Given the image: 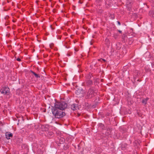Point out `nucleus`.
Listing matches in <instances>:
<instances>
[{
    "label": "nucleus",
    "mask_w": 154,
    "mask_h": 154,
    "mask_svg": "<svg viewBox=\"0 0 154 154\" xmlns=\"http://www.w3.org/2000/svg\"><path fill=\"white\" fill-rule=\"evenodd\" d=\"M20 119H18V121L19 122V121L20 120V119H21V120L23 121V117L22 116L20 117Z\"/></svg>",
    "instance_id": "obj_23"
},
{
    "label": "nucleus",
    "mask_w": 154,
    "mask_h": 154,
    "mask_svg": "<svg viewBox=\"0 0 154 154\" xmlns=\"http://www.w3.org/2000/svg\"><path fill=\"white\" fill-rule=\"evenodd\" d=\"M128 145L126 143H122L121 145V149H123L127 147Z\"/></svg>",
    "instance_id": "obj_12"
},
{
    "label": "nucleus",
    "mask_w": 154,
    "mask_h": 154,
    "mask_svg": "<svg viewBox=\"0 0 154 154\" xmlns=\"http://www.w3.org/2000/svg\"><path fill=\"white\" fill-rule=\"evenodd\" d=\"M99 82V80L98 79H95L94 81V83L95 85H97Z\"/></svg>",
    "instance_id": "obj_17"
},
{
    "label": "nucleus",
    "mask_w": 154,
    "mask_h": 154,
    "mask_svg": "<svg viewBox=\"0 0 154 154\" xmlns=\"http://www.w3.org/2000/svg\"><path fill=\"white\" fill-rule=\"evenodd\" d=\"M62 139H62V142H64L65 141V139H64L63 138H62Z\"/></svg>",
    "instance_id": "obj_36"
},
{
    "label": "nucleus",
    "mask_w": 154,
    "mask_h": 154,
    "mask_svg": "<svg viewBox=\"0 0 154 154\" xmlns=\"http://www.w3.org/2000/svg\"><path fill=\"white\" fill-rule=\"evenodd\" d=\"M137 73V76H139V75H140V72L138 71H136L134 72V73Z\"/></svg>",
    "instance_id": "obj_21"
},
{
    "label": "nucleus",
    "mask_w": 154,
    "mask_h": 154,
    "mask_svg": "<svg viewBox=\"0 0 154 154\" xmlns=\"http://www.w3.org/2000/svg\"><path fill=\"white\" fill-rule=\"evenodd\" d=\"M42 128L43 129V128H45V126L43 125H42L41 126Z\"/></svg>",
    "instance_id": "obj_34"
},
{
    "label": "nucleus",
    "mask_w": 154,
    "mask_h": 154,
    "mask_svg": "<svg viewBox=\"0 0 154 154\" xmlns=\"http://www.w3.org/2000/svg\"><path fill=\"white\" fill-rule=\"evenodd\" d=\"M127 37V35L125 34H123L122 36V41L123 42H125L126 41L125 38Z\"/></svg>",
    "instance_id": "obj_13"
},
{
    "label": "nucleus",
    "mask_w": 154,
    "mask_h": 154,
    "mask_svg": "<svg viewBox=\"0 0 154 154\" xmlns=\"http://www.w3.org/2000/svg\"><path fill=\"white\" fill-rule=\"evenodd\" d=\"M13 22H15V20H13Z\"/></svg>",
    "instance_id": "obj_37"
},
{
    "label": "nucleus",
    "mask_w": 154,
    "mask_h": 154,
    "mask_svg": "<svg viewBox=\"0 0 154 154\" xmlns=\"http://www.w3.org/2000/svg\"><path fill=\"white\" fill-rule=\"evenodd\" d=\"M54 107L63 110L67 107V103L64 101H61L56 103L54 105Z\"/></svg>",
    "instance_id": "obj_3"
},
{
    "label": "nucleus",
    "mask_w": 154,
    "mask_h": 154,
    "mask_svg": "<svg viewBox=\"0 0 154 154\" xmlns=\"http://www.w3.org/2000/svg\"><path fill=\"white\" fill-rule=\"evenodd\" d=\"M6 138L7 139H10V137H13V134L12 133H6L5 134Z\"/></svg>",
    "instance_id": "obj_7"
},
{
    "label": "nucleus",
    "mask_w": 154,
    "mask_h": 154,
    "mask_svg": "<svg viewBox=\"0 0 154 154\" xmlns=\"http://www.w3.org/2000/svg\"><path fill=\"white\" fill-rule=\"evenodd\" d=\"M75 51H76V49H75Z\"/></svg>",
    "instance_id": "obj_42"
},
{
    "label": "nucleus",
    "mask_w": 154,
    "mask_h": 154,
    "mask_svg": "<svg viewBox=\"0 0 154 154\" xmlns=\"http://www.w3.org/2000/svg\"><path fill=\"white\" fill-rule=\"evenodd\" d=\"M47 134V136L48 137H51L54 136V133L52 132H48Z\"/></svg>",
    "instance_id": "obj_14"
},
{
    "label": "nucleus",
    "mask_w": 154,
    "mask_h": 154,
    "mask_svg": "<svg viewBox=\"0 0 154 154\" xmlns=\"http://www.w3.org/2000/svg\"><path fill=\"white\" fill-rule=\"evenodd\" d=\"M117 23L118 24H119V25H121V23L120 22L118 21H117Z\"/></svg>",
    "instance_id": "obj_29"
},
{
    "label": "nucleus",
    "mask_w": 154,
    "mask_h": 154,
    "mask_svg": "<svg viewBox=\"0 0 154 154\" xmlns=\"http://www.w3.org/2000/svg\"><path fill=\"white\" fill-rule=\"evenodd\" d=\"M30 72L31 73H32L35 76L36 78H40V75L35 73V72H33L32 70H30Z\"/></svg>",
    "instance_id": "obj_11"
},
{
    "label": "nucleus",
    "mask_w": 154,
    "mask_h": 154,
    "mask_svg": "<svg viewBox=\"0 0 154 154\" xmlns=\"http://www.w3.org/2000/svg\"><path fill=\"white\" fill-rule=\"evenodd\" d=\"M9 91L10 89L8 87H3L0 90L1 93L4 95L8 94Z\"/></svg>",
    "instance_id": "obj_4"
},
{
    "label": "nucleus",
    "mask_w": 154,
    "mask_h": 154,
    "mask_svg": "<svg viewBox=\"0 0 154 154\" xmlns=\"http://www.w3.org/2000/svg\"><path fill=\"white\" fill-rule=\"evenodd\" d=\"M51 26L52 28V26L51 25Z\"/></svg>",
    "instance_id": "obj_43"
},
{
    "label": "nucleus",
    "mask_w": 154,
    "mask_h": 154,
    "mask_svg": "<svg viewBox=\"0 0 154 154\" xmlns=\"http://www.w3.org/2000/svg\"><path fill=\"white\" fill-rule=\"evenodd\" d=\"M53 45H54V44H53L52 43V44H51L50 45V48H52V47L53 46Z\"/></svg>",
    "instance_id": "obj_26"
},
{
    "label": "nucleus",
    "mask_w": 154,
    "mask_h": 154,
    "mask_svg": "<svg viewBox=\"0 0 154 154\" xmlns=\"http://www.w3.org/2000/svg\"><path fill=\"white\" fill-rule=\"evenodd\" d=\"M149 98L146 97V98L143 99L142 100V103L144 104V105H146L147 104V102Z\"/></svg>",
    "instance_id": "obj_10"
},
{
    "label": "nucleus",
    "mask_w": 154,
    "mask_h": 154,
    "mask_svg": "<svg viewBox=\"0 0 154 154\" xmlns=\"http://www.w3.org/2000/svg\"><path fill=\"white\" fill-rule=\"evenodd\" d=\"M48 56V54H45V55H44V57H47V56Z\"/></svg>",
    "instance_id": "obj_28"
},
{
    "label": "nucleus",
    "mask_w": 154,
    "mask_h": 154,
    "mask_svg": "<svg viewBox=\"0 0 154 154\" xmlns=\"http://www.w3.org/2000/svg\"><path fill=\"white\" fill-rule=\"evenodd\" d=\"M48 130V128H45V129H43V130H45V131H47Z\"/></svg>",
    "instance_id": "obj_31"
},
{
    "label": "nucleus",
    "mask_w": 154,
    "mask_h": 154,
    "mask_svg": "<svg viewBox=\"0 0 154 154\" xmlns=\"http://www.w3.org/2000/svg\"><path fill=\"white\" fill-rule=\"evenodd\" d=\"M118 31L120 33H122V31H121L120 30H118Z\"/></svg>",
    "instance_id": "obj_32"
},
{
    "label": "nucleus",
    "mask_w": 154,
    "mask_h": 154,
    "mask_svg": "<svg viewBox=\"0 0 154 154\" xmlns=\"http://www.w3.org/2000/svg\"><path fill=\"white\" fill-rule=\"evenodd\" d=\"M9 24V22H6L5 23V26H7Z\"/></svg>",
    "instance_id": "obj_27"
},
{
    "label": "nucleus",
    "mask_w": 154,
    "mask_h": 154,
    "mask_svg": "<svg viewBox=\"0 0 154 154\" xmlns=\"http://www.w3.org/2000/svg\"><path fill=\"white\" fill-rule=\"evenodd\" d=\"M7 1L8 3L9 2V1L8 0H7Z\"/></svg>",
    "instance_id": "obj_38"
},
{
    "label": "nucleus",
    "mask_w": 154,
    "mask_h": 154,
    "mask_svg": "<svg viewBox=\"0 0 154 154\" xmlns=\"http://www.w3.org/2000/svg\"><path fill=\"white\" fill-rule=\"evenodd\" d=\"M149 0V2H150L152 3H154V0Z\"/></svg>",
    "instance_id": "obj_25"
},
{
    "label": "nucleus",
    "mask_w": 154,
    "mask_h": 154,
    "mask_svg": "<svg viewBox=\"0 0 154 154\" xmlns=\"http://www.w3.org/2000/svg\"><path fill=\"white\" fill-rule=\"evenodd\" d=\"M83 93L82 89L81 88H77L75 91V93L77 95H79L82 94Z\"/></svg>",
    "instance_id": "obj_6"
},
{
    "label": "nucleus",
    "mask_w": 154,
    "mask_h": 154,
    "mask_svg": "<svg viewBox=\"0 0 154 154\" xmlns=\"http://www.w3.org/2000/svg\"><path fill=\"white\" fill-rule=\"evenodd\" d=\"M16 60H17V61H20L21 60L18 57L16 59Z\"/></svg>",
    "instance_id": "obj_24"
},
{
    "label": "nucleus",
    "mask_w": 154,
    "mask_h": 154,
    "mask_svg": "<svg viewBox=\"0 0 154 154\" xmlns=\"http://www.w3.org/2000/svg\"><path fill=\"white\" fill-rule=\"evenodd\" d=\"M8 18H9V16H6V17H5V19H8Z\"/></svg>",
    "instance_id": "obj_30"
},
{
    "label": "nucleus",
    "mask_w": 154,
    "mask_h": 154,
    "mask_svg": "<svg viewBox=\"0 0 154 154\" xmlns=\"http://www.w3.org/2000/svg\"><path fill=\"white\" fill-rule=\"evenodd\" d=\"M98 61H100L101 62H102L103 61L104 62H106V60H105V59H103L102 58L98 59Z\"/></svg>",
    "instance_id": "obj_19"
},
{
    "label": "nucleus",
    "mask_w": 154,
    "mask_h": 154,
    "mask_svg": "<svg viewBox=\"0 0 154 154\" xmlns=\"http://www.w3.org/2000/svg\"><path fill=\"white\" fill-rule=\"evenodd\" d=\"M97 91L95 90L93 87L89 88L88 91L86 92V98L90 99L95 96L96 94Z\"/></svg>",
    "instance_id": "obj_2"
},
{
    "label": "nucleus",
    "mask_w": 154,
    "mask_h": 154,
    "mask_svg": "<svg viewBox=\"0 0 154 154\" xmlns=\"http://www.w3.org/2000/svg\"><path fill=\"white\" fill-rule=\"evenodd\" d=\"M80 116V115L79 114V115H78V116Z\"/></svg>",
    "instance_id": "obj_39"
},
{
    "label": "nucleus",
    "mask_w": 154,
    "mask_h": 154,
    "mask_svg": "<svg viewBox=\"0 0 154 154\" xmlns=\"http://www.w3.org/2000/svg\"><path fill=\"white\" fill-rule=\"evenodd\" d=\"M77 107V105L75 103H73L71 106V109L74 111L76 110V108Z\"/></svg>",
    "instance_id": "obj_8"
},
{
    "label": "nucleus",
    "mask_w": 154,
    "mask_h": 154,
    "mask_svg": "<svg viewBox=\"0 0 154 154\" xmlns=\"http://www.w3.org/2000/svg\"><path fill=\"white\" fill-rule=\"evenodd\" d=\"M87 78L88 79H87L85 81V83L86 85L89 87L91 86L93 84L92 81L90 80L91 78V75H89L87 76Z\"/></svg>",
    "instance_id": "obj_5"
},
{
    "label": "nucleus",
    "mask_w": 154,
    "mask_h": 154,
    "mask_svg": "<svg viewBox=\"0 0 154 154\" xmlns=\"http://www.w3.org/2000/svg\"><path fill=\"white\" fill-rule=\"evenodd\" d=\"M112 116L111 114L109 112L106 113V117H108V116Z\"/></svg>",
    "instance_id": "obj_20"
},
{
    "label": "nucleus",
    "mask_w": 154,
    "mask_h": 154,
    "mask_svg": "<svg viewBox=\"0 0 154 154\" xmlns=\"http://www.w3.org/2000/svg\"><path fill=\"white\" fill-rule=\"evenodd\" d=\"M0 125H2L3 124H2V122L1 121H0Z\"/></svg>",
    "instance_id": "obj_33"
},
{
    "label": "nucleus",
    "mask_w": 154,
    "mask_h": 154,
    "mask_svg": "<svg viewBox=\"0 0 154 154\" xmlns=\"http://www.w3.org/2000/svg\"><path fill=\"white\" fill-rule=\"evenodd\" d=\"M110 42L108 38H106L105 40V44L107 45L110 44Z\"/></svg>",
    "instance_id": "obj_16"
},
{
    "label": "nucleus",
    "mask_w": 154,
    "mask_h": 154,
    "mask_svg": "<svg viewBox=\"0 0 154 154\" xmlns=\"http://www.w3.org/2000/svg\"><path fill=\"white\" fill-rule=\"evenodd\" d=\"M52 29H53V28H52Z\"/></svg>",
    "instance_id": "obj_40"
},
{
    "label": "nucleus",
    "mask_w": 154,
    "mask_h": 154,
    "mask_svg": "<svg viewBox=\"0 0 154 154\" xmlns=\"http://www.w3.org/2000/svg\"><path fill=\"white\" fill-rule=\"evenodd\" d=\"M149 15L153 18H154V11L151 10L149 11Z\"/></svg>",
    "instance_id": "obj_9"
},
{
    "label": "nucleus",
    "mask_w": 154,
    "mask_h": 154,
    "mask_svg": "<svg viewBox=\"0 0 154 154\" xmlns=\"http://www.w3.org/2000/svg\"><path fill=\"white\" fill-rule=\"evenodd\" d=\"M22 147L23 148V147H25L26 146V145H25V144H23L22 145Z\"/></svg>",
    "instance_id": "obj_22"
},
{
    "label": "nucleus",
    "mask_w": 154,
    "mask_h": 154,
    "mask_svg": "<svg viewBox=\"0 0 154 154\" xmlns=\"http://www.w3.org/2000/svg\"><path fill=\"white\" fill-rule=\"evenodd\" d=\"M109 17L110 18L112 19H114L115 18V16L113 14H110Z\"/></svg>",
    "instance_id": "obj_18"
},
{
    "label": "nucleus",
    "mask_w": 154,
    "mask_h": 154,
    "mask_svg": "<svg viewBox=\"0 0 154 154\" xmlns=\"http://www.w3.org/2000/svg\"><path fill=\"white\" fill-rule=\"evenodd\" d=\"M75 51H76V49H75Z\"/></svg>",
    "instance_id": "obj_41"
},
{
    "label": "nucleus",
    "mask_w": 154,
    "mask_h": 154,
    "mask_svg": "<svg viewBox=\"0 0 154 154\" xmlns=\"http://www.w3.org/2000/svg\"><path fill=\"white\" fill-rule=\"evenodd\" d=\"M51 112L55 117L57 118H60L64 116L66 114L65 112L62 111L60 109L52 107Z\"/></svg>",
    "instance_id": "obj_1"
},
{
    "label": "nucleus",
    "mask_w": 154,
    "mask_h": 154,
    "mask_svg": "<svg viewBox=\"0 0 154 154\" xmlns=\"http://www.w3.org/2000/svg\"><path fill=\"white\" fill-rule=\"evenodd\" d=\"M79 3H80V4H82V2H81V1H80V0H79Z\"/></svg>",
    "instance_id": "obj_35"
},
{
    "label": "nucleus",
    "mask_w": 154,
    "mask_h": 154,
    "mask_svg": "<svg viewBox=\"0 0 154 154\" xmlns=\"http://www.w3.org/2000/svg\"><path fill=\"white\" fill-rule=\"evenodd\" d=\"M111 3V1L108 0V1H106L105 2V5H107V6H106L107 7H109V6L110 5V4Z\"/></svg>",
    "instance_id": "obj_15"
}]
</instances>
